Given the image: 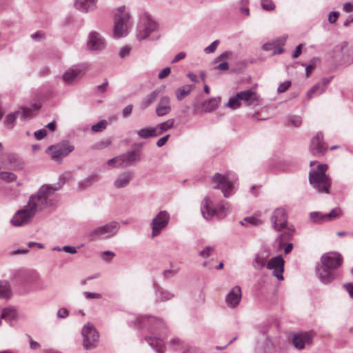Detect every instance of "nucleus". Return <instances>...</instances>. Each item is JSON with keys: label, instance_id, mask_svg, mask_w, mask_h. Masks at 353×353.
I'll return each instance as SVG.
<instances>
[{"label": "nucleus", "instance_id": "nucleus-1", "mask_svg": "<svg viewBox=\"0 0 353 353\" xmlns=\"http://www.w3.org/2000/svg\"><path fill=\"white\" fill-rule=\"evenodd\" d=\"M130 325L139 328L148 327L150 335L145 336V340L157 353L164 352L163 338L167 332V327L161 319L152 316H139L136 318V323L131 322Z\"/></svg>", "mask_w": 353, "mask_h": 353}, {"label": "nucleus", "instance_id": "nucleus-2", "mask_svg": "<svg viewBox=\"0 0 353 353\" xmlns=\"http://www.w3.org/2000/svg\"><path fill=\"white\" fill-rule=\"evenodd\" d=\"M60 188L59 184H44L30 196L28 203L35 212L46 208H55L57 199L54 194Z\"/></svg>", "mask_w": 353, "mask_h": 353}, {"label": "nucleus", "instance_id": "nucleus-3", "mask_svg": "<svg viewBox=\"0 0 353 353\" xmlns=\"http://www.w3.org/2000/svg\"><path fill=\"white\" fill-rule=\"evenodd\" d=\"M327 165L319 164L316 170L312 169L309 173V182L320 193H329L331 179L325 174Z\"/></svg>", "mask_w": 353, "mask_h": 353}, {"label": "nucleus", "instance_id": "nucleus-4", "mask_svg": "<svg viewBox=\"0 0 353 353\" xmlns=\"http://www.w3.org/2000/svg\"><path fill=\"white\" fill-rule=\"evenodd\" d=\"M21 285L29 289V292L45 290L47 285L40 274L34 270H28L19 275Z\"/></svg>", "mask_w": 353, "mask_h": 353}, {"label": "nucleus", "instance_id": "nucleus-5", "mask_svg": "<svg viewBox=\"0 0 353 353\" xmlns=\"http://www.w3.org/2000/svg\"><path fill=\"white\" fill-rule=\"evenodd\" d=\"M228 210V203L225 201H221L214 208L211 199L206 196L203 200L201 206V211L204 219L206 220L211 219L213 216H216L219 218H223Z\"/></svg>", "mask_w": 353, "mask_h": 353}, {"label": "nucleus", "instance_id": "nucleus-6", "mask_svg": "<svg viewBox=\"0 0 353 353\" xmlns=\"http://www.w3.org/2000/svg\"><path fill=\"white\" fill-rule=\"evenodd\" d=\"M131 26L130 14L124 7H120L114 16V37L120 39L125 37Z\"/></svg>", "mask_w": 353, "mask_h": 353}, {"label": "nucleus", "instance_id": "nucleus-7", "mask_svg": "<svg viewBox=\"0 0 353 353\" xmlns=\"http://www.w3.org/2000/svg\"><path fill=\"white\" fill-rule=\"evenodd\" d=\"M159 29L158 23L148 15L143 16L137 27V38L142 41L152 36Z\"/></svg>", "mask_w": 353, "mask_h": 353}, {"label": "nucleus", "instance_id": "nucleus-8", "mask_svg": "<svg viewBox=\"0 0 353 353\" xmlns=\"http://www.w3.org/2000/svg\"><path fill=\"white\" fill-rule=\"evenodd\" d=\"M120 225L117 221L110 222L104 225L97 227L90 231L88 236L91 239H106L114 236L119 231Z\"/></svg>", "mask_w": 353, "mask_h": 353}, {"label": "nucleus", "instance_id": "nucleus-9", "mask_svg": "<svg viewBox=\"0 0 353 353\" xmlns=\"http://www.w3.org/2000/svg\"><path fill=\"white\" fill-rule=\"evenodd\" d=\"M211 180L214 184L213 188L221 190L225 198L230 197L234 193V183L229 179L228 174L217 172L212 176Z\"/></svg>", "mask_w": 353, "mask_h": 353}, {"label": "nucleus", "instance_id": "nucleus-10", "mask_svg": "<svg viewBox=\"0 0 353 353\" xmlns=\"http://www.w3.org/2000/svg\"><path fill=\"white\" fill-rule=\"evenodd\" d=\"M83 337V346L88 350L97 347L99 340V333L97 329L91 324L85 325L81 330Z\"/></svg>", "mask_w": 353, "mask_h": 353}, {"label": "nucleus", "instance_id": "nucleus-11", "mask_svg": "<svg viewBox=\"0 0 353 353\" xmlns=\"http://www.w3.org/2000/svg\"><path fill=\"white\" fill-rule=\"evenodd\" d=\"M36 212L28 205L18 210L10 220V223L15 227H20L29 223Z\"/></svg>", "mask_w": 353, "mask_h": 353}, {"label": "nucleus", "instance_id": "nucleus-12", "mask_svg": "<svg viewBox=\"0 0 353 353\" xmlns=\"http://www.w3.org/2000/svg\"><path fill=\"white\" fill-rule=\"evenodd\" d=\"M74 149V145H69L66 142H61L50 146L48 148L47 152L54 161L60 163L62 161V158L68 156Z\"/></svg>", "mask_w": 353, "mask_h": 353}, {"label": "nucleus", "instance_id": "nucleus-13", "mask_svg": "<svg viewBox=\"0 0 353 353\" xmlns=\"http://www.w3.org/2000/svg\"><path fill=\"white\" fill-rule=\"evenodd\" d=\"M170 216L167 211H160L151 222L152 237L158 236L169 223Z\"/></svg>", "mask_w": 353, "mask_h": 353}, {"label": "nucleus", "instance_id": "nucleus-14", "mask_svg": "<svg viewBox=\"0 0 353 353\" xmlns=\"http://www.w3.org/2000/svg\"><path fill=\"white\" fill-rule=\"evenodd\" d=\"M315 332L314 330L296 333L292 336V343L296 349L301 350L305 348V345L312 344Z\"/></svg>", "mask_w": 353, "mask_h": 353}, {"label": "nucleus", "instance_id": "nucleus-15", "mask_svg": "<svg viewBox=\"0 0 353 353\" xmlns=\"http://www.w3.org/2000/svg\"><path fill=\"white\" fill-rule=\"evenodd\" d=\"M271 223L275 230L280 231L285 228L288 223V214L283 208L274 210L271 216Z\"/></svg>", "mask_w": 353, "mask_h": 353}, {"label": "nucleus", "instance_id": "nucleus-16", "mask_svg": "<svg viewBox=\"0 0 353 353\" xmlns=\"http://www.w3.org/2000/svg\"><path fill=\"white\" fill-rule=\"evenodd\" d=\"M285 261L281 255H278L269 260L266 264V268L272 270V274L278 280H283Z\"/></svg>", "mask_w": 353, "mask_h": 353}, {"label": "nucleus", "instance_id": "nucleus-17", "mask_svg": "<svg viewBox=\"0 0 353 353\" xmlns=\"http://www.w3.org/2000/svg\"><path fill=\"white\" fill-rule=\"evenodd\" d=\"M321 261L322 264L330 270H334L340 267L343 263V257L338 252H330L324 254Z\"/></svg>", "mask_w": 353, "mask_h": 353}, {"label": "nucleus", "instance_id": "nucleus-18", "mask_svg": "<svg viewBox=\"0 0 353 353\" xmlns=\"http://www.w3.org/2000/svg\"><path fill=\"white\" fill-rule=\"evenodd\" d=\"M106 47L105 39L100 33L96 31H92L88 36L87 48L88 50L97 51L102 50Z\"/></svg>", "mask_w": 353, "mask_h": 353}, {"label": "nucleus", "instance_id": "nucleus-19", "mask_svg": "<svg viewBox=\"0 0 353 353\" xmlns=\"http://www.w3.org/2000/svg\"><path fill=\"white\" fill-rule=\"evenodd\" d=\"M326 150L327 147L323 141V134L321 132H319L312 139L310 150L313 155L320 157L325 154Z\"/></svg>", "mask_w": 353, "mask_h": 353}, {"label": "nucleus", "instance_id": "nucleus-20", "mask_svg": "<svg viewBox=\"0 0 353 353\" xmlns=\"http://www.w3.org/2000/svg\"><path fill=\"white\" fill-rule=\"evenodd\" d=\"M121 168L129 167L136 165L140 162L141 154L139 150H133L120 155Z\"/></svg>", "mask_w": 353, "mask_h": 353}, {"label": "nucleus", "instance_id": "nucleus-21", "mask_svg": "<svg viewBox=\"0 0 353 353\" xmlns=\"http://www.w3.org/2000/svg\"><path fill=\"white\" fill-rule=\"evenodd\" d=\"M236 97L239 99L241 103L243 102L246 106L256 105L259 101L256 93L251 89L237 92Z\"/></svg>", "mask_w": 353, "mask_h": 353}, {"label": "nucleus", "instance_id": "nucleus-22", "mask_svg": "<svg viewBox=\"0 0 353 353\" xmlns=\"http://www.w3.org/2000/svg\"><path fill=\"white\" fill-rule=\"evenodd\" d=\"M83 65H74L69 68L63 74V80L67 84L73 83L85 70Z\"/></svg>", "mask_w": 353, "mask_h": 353}, {"label": "nucleus", "instance_id": "nucleus-23", "mask_svg": "<svg viewBox=\"0 0 353 353\" xmlns=\"http://www.w3.org/2000/svg\"><path fill=\"white\" fill-rule=\"evenodd\" d=\"M241 300V289L238 285L232 288L225 297V302L227 305L231 308H234L239 305Z\"/></svg>", "mask_w": 353, "mask_h": 353}, {"label": "nucleus", "instance_id": "nucleus-24", "mask_svg": "<svg viewBox=\"0 0 353 353\" xmlns=\"http://www.w3.org/2000/svg\"><path fill=\"white\" fill-rule=\"evenodd\" d=\"M170 99L168 96L161 97L156 108V114L158 117H163L171 112Z\"/></svg>", "mask_w": 353, "mask_h": 353}, {"label": "nucleus", "instance_id": "nucleus-25", "mask_svg": "<svg viewBox=\"0 0 353 353\" xmlns=\"http://www.w3.org/2000/svg\"><path fill=\"white\" fill-rule=\"evenodd\" d=\"M133 172L130 171H125L121 173L114 181V187L117 189L125 188L133 179Z\"/></svg>", "mask_w": 353, "mask_h": 353}, {"label": "nucleus", "instance_id": "nucleus-26", "mask_svg": "<svg viewBox=\"0 0 353 353\" xmlns=\"http://www.w3.org/2000/svg\"><path fill=\"white\" fill-rule=\"evenodd\" d=\"M329 268L319 267L316 268V274L321 283L328 284L335 279V274L328 270Z\"/></svg>", "mask_w": 353, "mask_h": 353}, {"label": "nucleus", "instance_id": "nucleus-27", "mask_svg": "<svg viewBox=\"0 0 353 353\" xmlns=\"http://www.w3.org/2000/svg\"><path fill=\"white\" fill-rule=\"evenodd\" d=\"M97 0H76L75 8L82 12H88L97 8Z\"/></svg>", "mask_w": 353, "mask_h": 353}, {"label": "nucleus", "instance_id": "nucleus-28", "mask_svg": "<svg viewBox=\"0 0 353 353\" xmlns=\"http://www.w3.org/2000/svg\"><path fill=\"white\" fill-rule=\"evenodd\" d=\"M154 288L157 302L166 301L174 297V294L162 288L155 285Z\"/></svg>", "mask_w": 353, "mask_h": 353}, {"label": "nucleus", "instance_id": "nucleus-29", "mask_svg": "<svg viewBox=\"0 0 353 353\" xmlns=\"http://www.w3.org/2000/svg\"><path fill=\"white\" fill-rule=\"evenodd\" d=\"M159 94L158 90H153L151 93L145 97L141 103V108L143 110L151 105L157 99Z\"/></svg>", "mask_w": 353, "mask_h": 353}, {"label": "nucleus", "instance_id": "nucleus-30", "mask_svg": "<svg viewBox=\"0 0 353 353\" xmlns=\"http://www.w3.org/2000/svg\"><path fill=\"white\" fill-rule=\"evenodd\" d=\"M12 296L10 283L6 280L0 281V299H8Z\"/></svg>", "mask_w": 353, "mask_h": 353}, {"label": "nucleus", "instance_id": "nucleus-31", "mask_svg": "<svg viewBox=\"0 0 353 353\" xmlns=\"http://www.w3.org/2000/svg\"><path fill=\"white\" fill-rule=\"evenodd\" d=\"M17 317V311L13 308H5L2 310L0 314V325H1L2 319L11 323Z\"/></svg>", "mask_w": 353, "mask_h": 353}, {"label": "nucleus", "instance_id": "nucleus-32", "mask_svg": "<svg viewBox=\"0 0 353 353\" xmlns=\"http://www.w3.org/2000/svg\"><path fill=\"white\" fill-rule=\"evenodd\" d=\"M154 127L144 128L136 131L139 139H148L151 137H158Z\"/></svg>", "mask_w": 353, "mask_h": 353}, {"label": "nucleus", "instance_id": "nucleus-33", "mask_svg": "<svg viewBox=\"0 0 353 353\" xmlns=\"http://www.w3.org/2000/svg\"><path fill=\"white\" fill-rule=\"evenodd\" d=\"M221 101L220 97H213L203 103V107L206 112L215 110Z\"/></svg>", "mask_w": 353, "mask_h": 353}, {"label": "nucleus", "instance_id": "nucleus-34", "mask_svg": "<svg viewBox=\"0 0 353 353\" xmlns=\"http://www.w3.org/2000/svg\"><path fill=\"white\" fill-rule=\"evenodd\" d=\"M193 88L192 85H185L177 88L175 91L176 99L179 101L183 100L190 94Z\"/></svg>", "mask_w": 353, "mask_h": 353}, {"label": "nucleus", "instance_id": "nucleus-35", "mask_svg": "<svg viewBox=\"0 0 353 353\" xmlns=\"http://www.w3.org/2000/svg\"><path fill=\"white\" fill-rule=\"evenodd\" d=\"M174 120L170 119L165 122L157 125L154 128L157 130V136L161 135L163 132H165L174 127Z\"/></svg>", "mask_w": 353, "mask_h": 353}, {"label": "nucleus", "instance_id": "nucleus-36", "mask_svg": "<svg viewBox=\"0 0 353 353\" xmlns=\"http://www.w3.org/2000/svg\"><path fill=\"white\" fill-rule=\"evenodd\" d=\"M99 179L97 174H92L88 176L84 179L79 183V187L81 190H83L88 187L91 186L94 183L98 181Z\"/></svg>", "mask_w": 353, "mask_h": 353}, {"label": "nucleus", "instance_id": "nucleus-37", "mask_svg": "<svg viewBox=\"0 0 353 353\" xmlns=\"http://www.w3.org/2000/svg\"><path fill=\"white\" fill-rule=\"evenodd\" d=\"M268 260V255H263L261 254H256L254 259L252 262V265L256 270H261L265 266Z\"/></svg>", "mask_w": 353, "mask_h": 353}, {"label": "nucleus", "instance_id": "nucleus-38", "mask_svg": "<svg viewBox=\"0 0 353 353\" xmlns=\"http://www.w3.org/2000/svg\"><path fill=\"white\" fill-rule=\"evenodd\" d=\"M8 161L10 165L14 169H21L23 168V161L16 154H9L8 156Z\"/></svg>", "mask_w": 353, "mask_h": 353}, {"label": "nucleus", "instance_id": "nucleus-39", "mask_svg": "<svg viewBox=\"0 0 353 353\" xmlns=\"http://www.w3.org/2000/svg\"><path fill=\"white\" fill-rule=\"evenodd\" d=\"M325 88L323 87L322 84L319 83H316L314 86H312L307 93V96L308 99H310L314 96H319L325 91Z\"/></svg>", "mask_w": 353, "mask_h": 353}, {"label": "nucleus", "instance_id": "nucleus-40", "mask_svg": "<svg viewBox=\"0 0 353 353\" xmlns=\"http://www.w3.org/2000/svg\"><path fill=\"white\" fill-rule=\"evenodd\" d=\"M341 215V210L339 208H335L331 210L328 214L323 215V218L325 221H332L339 218Z\"/></svg>", "mask_w": 353, "mask_h": 353}, {"label": "nucleus", "instance_id": "nucleus-41", "mask_svg": "<svg viewBox=\"0 0 353 353\" xmlns=\"http://www.w3.org/2000/svg\"><path fill=\"white\" fill-rule=\"evenodd\" d=\"M240 100L236 97V94L230 97L228 102L225 104V107L232 110H236L241 107Z\"/></svg>", "mask_w": 353, "mask_h": 353}, {"label": "nucleus", "instance_id": "nucleus-42", "mask_svg": "<svg viewBox=\"0 0 353 353\" xmlns=\"http://www.w3.org/2000/svg\"><path fill=\"white\" fill-rule=\"evenodd\" d=\"M20 114L19 111H15L12 113L8 114L5 119L4 123L8 128H12L18 115Z\"/></svg>", "mask_w": 353, "mask_h": 353}, {"label": "nucleus", "instance_id": "nucleus-43", "mask_svg": "<svg viewBox=\"0 0 353 353\" xmlns=\"http://www.w3.org/2000/svg\"><path fill=\"white\" fill-rule=\"evenodd\" d=\"M17 175L11 172H1L0 179L8 183L13 182L17 179Z\"/></svg>", "mask_w": 353, "mask_h": 353}, {"label": "nucleus", "instance_id": "nucleus-44", "mask_svg": "<svg viewBox=\"0 0 353 353\" xmlns=\"http://www.w3.org/2000/svg\"><path fill=\"white\" fill-rule=\"evenodd\" d=\"M106 124L107 121L105 120H101L97 123L92 125L91 130L94 132H101L105 129Z\"/></svg>", "mask_w": 353, "mask_h": 353}, {"label": "nucleus", "instance_id": "nucleus-45", "mask_svg": "<svg viewBox=\"0 0 353 353\" xmlns=\"http://www.w3.org/2000/svg\"><path fill=\"white\" fill-rule=\"evenodd\" d=\"M324 214L319 212H312L310 213V216L311 220L315 223L325 222L323 218Z\"/></svg>", "mask_w": 353, "mask_h": 353}, {"label": "nucleus", "instance_id": "nucleus-46", "mask_svg": "<svg viewBox=\"0 0 353 353\" xmlns=\"http://www.w3.org/2000/svg\"><path fill=\"white\" fill-rule=\"evenodd\" d=\"M261 5L263 9L268 11L273 10L275 8V5L272 0H261Z\"/></svg>", "mask_w": 353, "mask_h": 353}, {"label": "nucleus", "instance_id": "nucleus-47", "mask_svg": "<svg viewBox=\"0 0 353 353\" xmlns=\"http://www.w3.org/2000/svg\"><path fill=\"white\" fill-rule=\"evenodd\" d=\"M214 250V248L212 246H206L203 250L200 251L199 255L203 259L208 258L211 252Z\"/></svg>", "mask_w": 353, "mask_h": 353}, {"label": "nucleus", "instance_id": "nucleus-48", "mask_svg": "<svg viewBox=\"0 0 353 353\" xmlns=\"http://www.w3.org/2000/svg\"><path fill=\"white\" fill-rule=\"evenodd\" d=\"M219 43H220L219 40H215L210 46L205 48L204 52L206 54L213 53L217 48V46H219Z\"/></svg>", "mask_w": 353, "mask_h": 353}, {"label": "nucleus", "instance_id": "nucleus-49", "mask_svg": "<svg viewBox=\"0 0 353 353\" xmlns=\"http://www.w3.org/2000/svg\"><path fill=\"white\" fill-rule=\"evenodd\" d=\"M289 121L294 127H299L302 123V119L300 116L292 115L290 117Z\"/></svg>", "mask_w": 353, "mask_h": 353}, {"label": "nucleus", "instance_id": "nucleus-50", "mask_svg": "<svg viewBox=\"0 0 353 353\" xmlns=\"http://www.w3.org/2000/svg\"><path fill=\"white\" fill-rule=\"evenodd\" d=\"M291 82L290 81H284L279 84L277 92L279 93H283L288 90V88L290 87Z\"/></svg>", "mask_w": 353, "mask_h": 353}, {"label": "nucleus", "instance_id": "nucleus-51", "mask_svg": "<svg viewBox=\"0 0 353 353\" xmlns=\"http://www.w3.org/2000/svg\"><path fill=\"white\" fill-rule=\"evenodd\" d=\"M83 295L87 299H101V294L96 292H84Z\"/></svg>", "mask_w": 353, "mask_h": 353}, {"label": "nucleus", "instance_id": "nucleus-52", "mask_svg": "<svg viewBox=\"0 0 353 353\" xmlns=\"http://www.w3.org/2000/svg\"><path fill=\"white\" fill-rule=\"evenodd\" d=\"M112 163H115V165H114V167H116V168H121V165H120V163H121V158H120V155L117 156V157H115L111 159H109L108 161H107V164L108 165H112Z\"/></svg>", "mask_w": 353, "mask_h": 353}, {"label": "nucleus", "instance_id": "nucleus-53", "mask_svg": "<svg viewBox=\"0 0 353 353\" xmlns=\"http://www.w3.org/2000/svg\"><path fill=\"white\" fill-rule=\"evenodd\" d=\"M243 221L250 225H257L261 223V221L259 219L254 216H248L244 218Z\"/></svg>", "mask_w": 353, "mask_h": 353}, {"label": "nucleus", "instance_id": "nucleus-54", "mask_svg": "<svg viewBox=\"0 0 353 353\" xmlns=\"http://www.w3.org/2000/svg\"><path fill=\"white\" fill-rule=\"evenodd\" d=\"M130 51H131L130 47H129L128 46L123 47L119 51L120 58L123 59V58L128 57L130 54Z\"/></svg>", "mask_w": 353, "mask_h": 353}, {"label": "nucleus", "instance_id": "nucleus-55", "mask_svg": "<svg viewBox=\"0 0 353 353\" xmlns=\"http://www.w3.org/2000/svg\"><path fill=\"white\" fill-rule=\"evenodd\" d=\"M47 134V131L46 129H40L37 131H35L34 133V137L37 140H41L43 139Z\"/></svg>", "mask_w": 353, "mask_h": 353}, {"label": "nucleus", "instance_id": "nucleus-56", "mask_svg": "<svg viewBox=\"0 0 353 353\" xmlns=\"http://www.w3.org/2000/svg\"><path fill=\"white\" fill-rule=\"evenodd\" d=\"M339 12L337 11H332L329 14L328 21L330 23H334L336 22L337 19L339 17Z\"/></svg>", "mask_w": 353, "mask_h": 353}, {"label": "nucleus", "instance_id": "nucleus-57", "mask_svg": "<svg viewBox=\"0 0 353 353\" xmlns=\"http://www.w3.org/2000/svg\"><path fill=\"white\" fill-rule=\"evenodd\" d=\"M57 317L59 319H65L68 316L69 312L65 308H60L57 311Z\"/></svg>", "mask_w": 353, "mask_h": 353}, {"label": "nucleus", "instance_id": "nucleus-58", "mask_svg": "<svg viewBox=\"0 0 353 353\" xmlns=\"http://www.w3.org/2000/svg\"><path fill=\"white\" fill-rule=\"evenodd\" d=\"M61 250H63V252L72 254H76L77 252V248L75 247L70 245H65L63 247H61Z\"/></svg>", "mask_w": 353, "mask_h": 353}, {"label": "nucleus", "instance_id": "nucleus-59", "mask_svg": "<svg viewBox=\"0 0 353 353\" xmlns=\"http://www.w3.org/2000/svg\"><path fill=\"white\" fill-rule=\"evenodd\" d=\"M114 256V253L112 251H105L102 253V259L105 261H109Z\"/></svg>", "mask_w": 353, "mask_h": 353}, {"label": "nucleus", "instance_id": "nucleus-60", "mask_svg": "<svg viewBox=\"0 0 353 353\" xmlns=\"http://www.w3.org/2000/svg\"><path fill=\"white\" fill-rule=\"evenodd\" d=\"M132 108L133 106L131 104L128 105L126 107H125L122 112L123 117L126 118L128 116H130L132 113Z\"/></svg>", "mask_w": 353, "mask_h": 353}, {"label": "nucleus", "instance_id": "nucleus-61", "mask_svg": "<svg viewBox=\"0 0 353 353\" xmlns=\"http://www.w3.org/2000/svg\"><path fill=\"white\" fill-rule=\"evenodd\" d=\"M170 73V68L167 67L163 69L158 75L159 79H162L165 78Z\"/></svg>", "mask_w": 353, "mask_h": 353}, {"label": "nucleus", "instance_id": "nucleus-62", "mask_svg": "<svg viewBox=\"0 0 353 353\" xmlns=\"http://www.w3.org/2000/svg\"><path fill=\"white\" fill-rule=\"evenodd\" d=\"M344 288L347 290L349 296L353 299V283H347L343 285Z\"/></svg>", "mask_w": 353, "mask_h": 353}, {"label": "nucleus", "instance_id": "nucleus-63", "mask_svg": "<svg viewBox=\"0 0 353 353\" xmlns=\"http://www.w3.org/2000/svg\"><path fill=\"white\" fill-rule=\"evenodd\" d=\"M32 110L30 108H24L23 112L21 114V119L25 120L30 116Z\"/></svg>", "mask_w": 353, "mask_h": 353}, {"label": "nucleus", "instance_id": "nucleus-64", "mask_svg": "<svg viewBox=\"0 0 353 353\" xmlns=\"http://www.w3.org/2000/svg\"><path fill=\"white\" fill-rule=\"evenodd\" d=\"M186 56V54L184 52H181L178 53L174 58L172 59V63H176L182 59H183Z\"/></svg>", "mask_w": 353, "mask_h": 353}]
</instances>
